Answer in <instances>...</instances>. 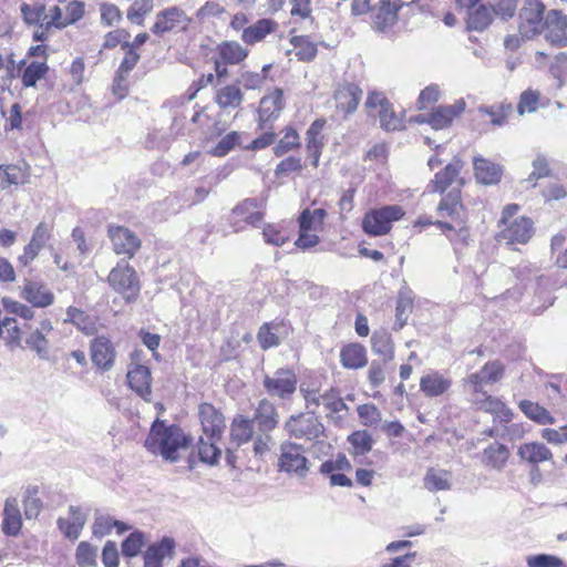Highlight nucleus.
I'll return each instance as SVG.
<instances>
[{
	"mask_svg": "<svg viewBox=\"0 0 567 567\" xmlns=\"http://www.w3.org/2000/svg\"><path fill=\"white\" fill-rule=\"evenodd\" d=\"M464 162L455 156L447 165L436 172L426 185L424 194L440 195L435 208L437 219L419 218L414 227L435 226L446 237L455 250L467 247L471 240L468 212L463 203L464 179L461 172Z\"/></svg>",
	"mask_w": 567,
	"mask_h": 567,
	"instance_id": "1",
	"label": "nucleus"
},
{
	"mask_svg": "<svg viewBox=\"0 0 567 567\" xmlns=\"http://www.w3.org/2000/svg\"><path fill=\"white\" fill-rule=\"evenodd\" d=\"M192 443V436L186 434L179 425L166 424L165 421L156 419L151 425L144 446L151 454L176 463Z\"/></svg>",
	"mask_w": 567,
	"mask_h": 567,
	"instance_id": "2",
	"label": "nucleus"
},
{
	"mask_svg": "<svg viewBox=\"0 0 567 567\" xmlns=\"http://www.w3.org/2000/svg\"><path fill=\"white\" fill-rule=\"evenodd\" d=\"M522 207L511 203L502 208L497 220L495 239L507 246L527 245L535 236V223L526 215H519Z\"/></svg>",
	"mask_w": 567,
	"mask_h": 567,
	"instance_id": "3",
	"label": "nucleus"
},
{
	"mask_svg": "<svg viewBox=\"0 0 567 567\" xmlns=\"http://www.w3.org/2000/svg\"><path fill=\"white\" fill-rule=\"evenodd\" d=\"M307 408L322 405L324 417L336 427H344L350 416V406L344 402L341 390L330 386L323 393L307 390L303 392Z\"/></svg>",
	"mask_w": 567,
	"mask_h": 567,
	"instance_id": "4",
	"label": "nucleus"
},
{
	"mask_svg": "<svg viewBox=\"0 0 567 567\" xmlns=\"http://www.w3.org/2000/svg\"><path fill=\"white\" fill-rule=\"evenodd\" d=\"M405 209L401 205H383L368 209L361 219L363 233L370 237L389 235L396 221L405 216Z\"/></svg>",
	"mask_w": 567,
	"mask_h": 567,
	"instance_id": "5",
	"label": "nucleus"
},
{
	"mask_svg": "<svg viewBox=\"0 0 567 567\" xmlns=\"http://www.w3.org/2000/svg\"><path fill=\"white\" fill-rule=\"evenodd\" d=\"M362 96L363 90L358 82L347 79L336 82L330 99L333 116L348 120L358 111Z\"/></svg>",
	"mask_w": 567,
	"mask_h": 567,
	"instance_id": "6",
	"label": "nucleus"
},
{
	"mask_svg": "<svg viewBox=\"0 0 567 567\" xmlns=\"http://www.w3.org/2000/svg\"><path fill=\"white\" fill-rule=\"evenodd\" d=\"M328 213L324 208H306L298 217L299 235L296 247L308 250L320 243L319 233L323 230Z\"/></svg>",
	"mask_w": 567,
	"mask_h": 567,
	"instance_id": "7",
	"label": "nucleus"
},
{
	"mask_svg": "<svg viewBox=\"0 0 567 567\" xmlns=\"http://www.w3.org/2000/svg\"><path fill=\"white\" fill-rule=\"evenodd\" d=\"M107 284L126 302L137 300L141 292V281L136 270L127 261H118L107 275Z\"/></svg>",
	"mask_w": 567,
	"mask_h": 567,
	"instance_id": "8",
	"label": "nucleus"
},
{
	"mask_svg": "<svg viewBox=\"0 0 567 567\" xmlns=\"http://www.w3.org/2000/svg\"><path fill=\"white\" fill-rule=\"evenodd\" d=\"M505 364L501 360H489L476 372L464 379V388L470 399L489 394L485 385L498 383L505 375Z\"/></svg>",
	"mask_w": 567,
	"mask_h": 567,
	"instance_id": "9",
	"label": "nucleus"
},
{
	"mask_svg": "<svg viewBox=\"0 0 567 567\" xmlns=\"http://www.w3.org/2000/svg\"><path fill=\"white\" fill-rule=\"evenodd\" d=\"M468 401L475 411L492 415L494 426L486 431L491 437L496 436L497 425L506 426L514 419L513 410L498 396L486 394Z\"/></svg>",
	"mask_w": 567,
	"mask_h": 567,
	"instance_id": "10",
	"label": "nucleus"
},
{
	"mask_svg": "<svg viewBox=\"0 0 567 567\" xmlns=\"http://www.w3.org/2000/svg\"><path fill=\"white\" fill-rule=\"evenodd\" d=\"M285 430L289 436L309 442H318L326 432L323 424L313 412L291 415L285 423Z\"/></svg>",
	"mask_w": 567,
	"mask_h": 567,
	"instance_id": "11",
	"label": "nucleus"
},
{
	"mask_svg": "<svg viewBox=\"0 0 567 567\" xmlns=\"http://www.w3.org/2000/svg\"><path fill=\"white\" fill-rule=\"evenodd\" d=\"M192 21L181 7H167L156 13L151 32L159 38L168 33L186 32Z\"/></svg>",
	"mask_w": 567,
	"mask_h": 567,
	"instance_id": "12",
	"label": "nucleus"
},
{
	"mask_svg": "<svg viewBox=\"0 0 567 567\" xmlns=\"http://www.w3.org/2000/svg\"><path fill=\"white\" fill-rule=\"evenodd\" d=\"M143 351L134 350L130 355V364L126 372V382L128 388L145 401L151 400L152 395V373L148 365L143 364Z\"/></svg>",
	"mask_w": 567,
	"mask_h": 567,
	"instance_id": "13",
	"label": "nucleus"
},
{
	"mask_svg": "<svg viewBox=\"0 0 567 567\" xmlns=\"http://www.w3.org/2000/svg\"><path fill=\"white\" fill-rule=\"evenodd\" d=\"M364 106L368 111H378L380 126L386 132H395L404 128L403 118L394 111L393 104L383 92L370 91L367 95Z\"/></svg>",
	"mask_w": 567,
	"mask_h": 567,
	"instance_id": "14",
	"label": "nucleus"
},
{
	"mask_svg": "<svg viewBox=\"0 0 567 567\" xmlns=\"http://www.w3.org/2000/svg\"><path fill=\"white\" fill-rule=\"evenodd\" d=\"M89 354L92 367L99 373L109 372L116 364V346L109 336H94L90 340Z\"/></svg>",
	"mask_w": 567,
	"mask_h": 567,
	"instance_id": "15",
	"label": "nucleus"
},
{
	"mask_svg": "<svg viewBox=\"0 0 567 567\" xmlns=\"http://www.w3.org/2000/svg\"><path fill=\"white\" fill-rule=\"evenodd\" d=\"M545 4L542 0H524L518 14V31L525 39H533L543 32Z\"/></svg>",
	"mask_w": 567,
	"mask_h": 567,
	"instance_id": "16",
	"label": "nucleus"
},
{
	"mask_svg": "<svg viewBox=\"0 0 567 567\" xmlns=\"http://www.w3.org/2000/svg\"><path fill=\"white\" fill-rule=\"evenodd\" d=\"M265 217L261 202L256 198H245L230 212L229 224L235 231H241L246 227H257Z\"/></svg>",
	"mask_w": 567,
	"mask_h": 567,
	"instance_id": "17",
	"label": "nucleus"
},
{
	"mask_svg": "<svg viewBox=\"0 0 567 567\" xmlns=\"http://www.w3.org/2000/svg\"><path fill=\"white\" fill-rule=\"evenodd\" d=\"M298 378L292 368H279L272 375H265L262 385L267 394L280 400H290L296 393Z\"/></svg>",
	"mask_w": 567,
	"mask_h": 567,
	"instance_id": "18",
	"label": "nucleus"
},
{
	"mask_svg": "<svg viewBox=\"0 0 567 567\" xmlns=\"http://www.w3.org/2000/svg\"><path fill=\"white\" fill-rule=\"evenodd\" d=\"M106 234L112 244V250L117 256L132 259L142 247L138 236L125 226L110 224Z\"/></svg>",
	"mask_w": 567,
	"mask_h": 567,
	"instance_id": "19",
	"label": "nucleus"
},
{
	"mask_svg": "<svg viewBox=\"0 0 567 567\" xmlns=\"http://www.w3.org/2000/svg\"><path fill=\"white\" fill-rule=\"evenodd\" d=\"M197 419L203 434L207 439L220 440L226 431V417L221 410L210 402L197 406Z\"/></svg>",
	"mask_w": 567,
	"mask_h": 567,
	"instance_id": "20",
	"label": "nucleus"
},
{
	"mask_svg": "<svg viewBox=\"0 0 567 567\" xmlns=\"http://www.w3.org/2000/svg\"><path fill=\"white\" fill-rule=\"evenodd\" d=\"M20 11L27 25L38 27L32 34V40L41 43L45 42L49 39L50 29L54 28V25L50 23V18H48V13L45 12V6L41 2L32 4L24 2L21 4Z\"/></svg>",
	"mask_w": 567,
	"mask_h": 567,
	"instance_id": "21",
	"label": "nucleus"
},
{
	"mask_svg": "<svg viewBox=\"0 0 567 567\" xmlns=\"http://www.w3.org/2000/svg\"><path fill=\"white\" fill-rule=\"evenodd\" d=\"M278 468L281 472L303 477L308 473L309 466L301 446L291 442L281 444Z\"/></svg>",
	"mask_w": 567,
	"mask_h": 567,
	"instance_id": "22",
	"label": "nucleus"
},
{
	"mask_svg": "<svg viewBox=\"0 0 567 567\" xmlns=\"http://www.w3.org/2000/svg\"><path fill=\"white\" fill-rule=\"evenodd\" d=\"M481 123L488 130H497L506 126L514 114V105L508 100L482 105L477 110Z\"/></svg>",
	"mask_w": 567,
	"mask_h": 567,
	"instance_id": "23",
	"label": "nucleus"
},
{
	"mask_svg": "<svg viewBox=\"0 0 567 567\" xmlns=\"http://www.w3.org/2000/svg\"><path fill=\"white\" fill-rule=\"evenodd\" d=\"M19 295L34 308H48L55 301L54 292L44 281L39 279H24Z\"/></svg>",
	"mask_w": 567,
	"mask_h": 567,
	"instance_id": "24",
	"label": "nucleus"
},
{
	"mask_svg": "<svg viewBox=\"0 0 567 567\" xmlns=\"http://www.w3.org/2000/svg\"><path fill=\"white\" fill-rule=\"evenodd\" d=\"M24 330L29 331L24 338V348L35 352L40 358H47L50 349L49 336L53 331V324L50 319L44 318L39 322L35 329L25 323Z\"/></svg>",
	"mask_w": 567,
	"mask_h": 567,
	"instance_id": "25",
	"label": "nucleus"
},
{
	"mask_svg": "<svg viewBox=\"0 0 567 567\" xmlns=\"http://www.w3.org/2000/svg\"><path fill=\"white\" fill-rule=\"evenodd\" d=\"M84 2L71 0L65 3L64 9L59 6L51 7L48 11V18H50V23H52L55 29H64L80 21L84 17Z\"/></svg>",
	"mask_w": 567,
	"mask_h": 567,
	"instance_id": "26",
	"label": "nucleus"
},
{
	"mask_svg": "<svg viewBox=\"0 0 567 567\" xmlns=\"http://www.w3.org/2000/svg\"><path fill=\"white\" fill-rule=\"evenodd\" d=\"M545 39L555 47L567 45V16L559 10H550L545 17L543 24Z\"/></svg>",
	"mask_w": 567,
	"mask_h": 567,
	"instance_id": "27",
	"label": "nucleus"
},
{
	"mask_svg": "<svg viewBox=\"0 0 567 567\" xmlns=\"http://www.w3.org/2000/svg\"><path fill=\"white\" fill-rule=\"evenodd\" d=\"M284 109V91L274 89L260 99L258 114V126L264 130L267 124L276 120Z\"/></svg>",
	"mask_w": 567,
	"mask_h": 567,
	"instance_id": "28",
	"label": "nucleus"
},
{
	"mask_svg": "<svg viewBox=\"0 0 567 567\" xmlns=\"http://www.w3.org/2000/svg\"><path fill=\"white\" fill-rule=\"evenodd\" d=\"M289 333V326L284 319H275L262 323L257 332V340L260 348L267 351L281 343V339Z\"/></svg>",
	"mask_w": 567,
	"mask_h": 567,
	"instance_id": "29",
	"label": "nucleus"
},
{
	"mask_svg": "<svg viewBox=\"0 0 567 567\" xmlns=\"http://www.w3.org/2000/svg\"><path fill=\"white\" fill-rule=\"evenodd\" d=\"M327 124L324 118L315 120L306 133V151L313 168L319 166V161L324 146V137L322 131Z\"/></svg>",
	"mask_w": 567,
	"mask_h": 567,
	"instance_id": "30",
	"label": "nucleus"
},
{
	"mask_svg": "<svg viewBox=\"0 0 567 567\" xmlns=\"http://www.w3.org/2000/svg\"><path fill=\"white\" fill-rule=\"evenodd\" d=\"M465 106L463 99L452 105H440L429 113L426 123L434 130L447 128L465 111Z\"/></svg>",
	"mask_w": 567,
	"mask_h": 567,
	"instance_id": "31",
	"label": "nucleus"
},
{
	"mask_svg": "<svg viewBox=\"0 0 567 567\" xmlns=\"http://www.w3.org/2000/svg\"><path fill=\"white\" fill-rule=\"evenodd\" d=\"M341 365L347 370H360L368 364L367 348L360 342H348L339 352Z\"/></svg>",
	"mask_w": 567,
	"mask_h": 567,
	"instance_id": "32",
	"label": "nucleus"
},
{
	"mask_svg": "<svg viewBox=\"0 0 567 567\" xmlns=\"http://www.w3.org/2000/svg\"><path fill=\"white\" fill-rule=\"evenodd\" d=\"M473 171L477 183L486 186L497 185L503 176L502 165L481 156L474 157Z\"/></svg>",
	"mask_w": 567,
	"mask_h": 567,
	"instance_id": "33",
	"label": "nucleus"
},
{
	"mask_svg": "<svg viewBox=\"0 0 567 567\" xmlns=\"http://www.w3.org/2000/svg\"><path fill=\"white\" fill-rule=\"evenodd\" d=\"M176 543L172 537H163L150 545L143 555L144 567H163L164 559L175 553Z\"/></svg>",
	"mask_w": 567,
	"mask_h": 567,
	"instance_id": "34",
	"label": "nucleus"
},
{
	"mask_svg": "<svg viewBox=\"0 0 567 567\" xmlns=\"http://www.w3.org/2000/svg\"><path fill=\"white\" fill-rule=\"evenodd\" d=\"M23 329L13 317H3L0 310V339L11 351L23 349Z\"/></svg>",
	"mask_w": 567,
	"mask_h": 567,
	"instance_id": "35",
	"label": "nucleus"
},
{
	"mask_svg": "<svg viewBox=\"0 0 567 567\" xmlns=\"http://www.w3.org/2000/svg\"><path fill=\"white\" fill-rule=\"evenodd\" d=\"M400 9L401 6L393 3L391 0H380L372 16L373 28L378 31H384L394 25Z\"/></svg>",
	"mask_w": 567,
	"mask_h": 567,
	"instance_id": "36",
	"label": "nucleus"
},
{
	"mask_svg": "<svg viewBox=\"0 0 567 567\" xmlns=\"http://www.w3.org/2000/svg\"><path fill=\"white\" fill-rule=\"evenodd\" d=\"M22 515L16 497L6 499L1 529L7 536H18L22 529Z\"/></svg>",
	"mask_w": 567,
	"mask_h": 567,
	"instance_id": "37",
	"label": "nucleus"
},
{
	"mask_svg": "<svg viewBox=\"0 0 567 567\" xmlns=\"http://www.w3.org/2000/svg\"><path fill=\"white\" fill-rule=\"evenodd\" d=\"M452 385V380L439 371H432L420 379V391L426 398H437L445 394Z\"/></svg>",
	"mask_w": 567,
	"mask_h": 567,
	"instance_id": "38",
	"label": "nucleus"
},
{
	"mask_svg": "<svg viewBox=\"0 0 567 567\" xmlns=\"http://www.w3.org/2000/svg\"><path fill=\"white\" fill-rule=\"evenodd\" d=\"M249 55V50L235 40L221 41L216 47V58L230 65L241 64Z\"/></svg>",
	"mask_w": 567,
	"mask_h": 567,
	"instance_id": "39",
	"label": "nucleus"
},
{
	"mask_svg": "<svg viewBox=\"0 0 567 567\" xmlns=\"http://www.w3.org/2000/svg\"><path fill=\"white\" fill-rule=\"evenodd\" d=\"M277 409L268 399L258 402L255 410L252 422H256L261 432H270L275 430L279 422Z\"/></svg>",
	"mask_w": 567,
	"mask_h": 567,
	"instance_id": "40",
	"label": "nucleus"
},
{
	"mask_svg": "<svg viewBox=\"0 0 567 567\" xmlns=\"http://www.w3.org/2000/svg\"><path fill=\"white\" fill-rule=\"evenodd\" d=\"M65 323H71L85 336H95L97 332V319L85 310L70 306L66 308Z\"/></svg>",
	"mask_w": 567,
	"mask_h": 567,
	"instance_id": "41",
	"label": "nucleus"
},
{
	"mask_svg": "<svg viewBox=\"0 0 567 567\" xmlns=\"http://www.w3.org/2000/svg\"><path fill=\"white\" fill-rule=\"evenodd\" d=\"M278 29V23L272 19H259L254 24L245 28L241 40L247 45H254L262 41L268 34Z\"/></svg>",
	"mask_w": 567,
	"mask_h": 567,
	"instance_id": "42",
	"label": "nucleus"
},
{
	"mask_svg": "<svg viewBox=\"0 0 567 567\" xmlns=\"http://www.w3.org/2000/svg\"><path fill=\"white\" fill-rule=\"evenodd\" d=\"M214 101L223 111L235 110L241 105L244 93L238 84L229 83L216 91Z\"/></svg>",
	"mask_w": 567,
	"mask_h": 567,
	"instance_id": "43",
	"label": "nucleus"
},
{
	"mask_svg": "<svg viewBox=\"0 0 567 567\" xmlns=\"http://www.w3.org/2000/svg\"><path fill=\"white\" fill-rule=\"evenodd\" d=\"M85 524V516L81 508L70 506L69 517H60L58 519V527L61 533L69 539H76Z\"/></svg>",
	"mask_w": 567,
	"mask_h": 567,
	"instance_id": "44",
	"label": "nucleus"
},
{
	"mask_svg": "<svg viewBox=\"0 0 567 567\" xmlns=\"http://www.w3.org/2000/svg\"><path fill=\"white\" fill-rule=\"evenodd\" d=\"M549 105V100L544 99L538 90L528 87L519 94L516 112L523 116L526 113H535L540 107Z\"/></svg>",
	"mask_w": 567,
	"mask_h": 567,
	"instance_id": "45",
	"label": "nucleus"
},
{
	"mask_svg": "<svg viewBox=\"0 0 567 567\" xmlns=\"http://www.w3.org/2000/svg\"><path fill=\"white\" fill-rule=\"evenodd\" d=\"M371 349L384 361L393 360L395 346L391 333L385 329L375 330L371 337Z\"/></svg>",
	"mask_w": 567,
	"mask_h": 567,
	"instance_id": "46",
	"label": "nucleus"
},
{
	"mask_svg": "<svg viewBox=\"0 0 567 567\" xmlns=\"http://www.w3.org/2000/svg\"><path fill=\"white\" fill-rule=\"evenodd\" d=\"M509 458V450L506 445L494 442L483 450L481 462L492 468L501 470Z\"/></svg>",
	"mask_w": 567,
	"mask_h": 567,
	"instance_id": "47",
	"label": "nucleus"
},
{
	"mask_svg": "<svg viewBox=\"0 0 567 567\" xmlns=\"http://www.w3.org/2000/svg\"><path fill=\"white\" fill-rule=\"evenodd\" d=\"M517 454L519 457L533 465L550 461L553 457L551 451L543 443L529 442L524 443L518 447Z\"/></svg>",
	"mask_w": 567,
	"mask_h": 567,
	"instance_id": "48",
	"label": "nucleus"
},
{
	"mask_svg": "<svg viewBox=\"0 0 567 567\" xmlns=\"http://www.w3.org/2000/svg\"><path fill=\"white\" fill-rule=\"evenodd\" d=\"M254 422L243 415H237L230 423V442L240 446L252 439Z\"/></svg>",
	"mask_w": 567,
	"mask_h": 567,
	"instance_id": "49",
	"label": "nucleus"
},
{
	"mask_svg": "<svg viewBox=\"0 0 567 567\" xmlns=\"http://www.w3.org/2000/svg\"><path fill=\"white\" fill-rule=\"evenodd\" d=\"M289 42L299 61L310 62L318 53L317 44L309 35H292Z\"/></svg>",
	"mask_w": 567,
	"mask_h": 567,
	"instance_id": "50",
	"label": "nucleus"
},
{
	"mask_svg": "<svg viewBox=\"0 0 567 567\" xmlns=\"http://www.w3.org/2000/svg\"><path fill=\"white\" fill-rule=\"evenodd\" d=\"M532 167L533 171L528 175L527 182H529L533 187L538 185L539 179L548 178L554 175L551 159L543 153L535 156L532 162Z\"/></svg>",
	"mask_w": 567,
	"mask_h": 567,
	"instance_id": "51",
	"label": "nucleus"
},
{
	"mask_svg": "<svg viewBox=\"0 0 567 567\" xmlns=\"http://www.w3.org/2000/svg\"><path fill=\"white\" fill-rule=\"evenodd\" d=\"M518 408L529 420L540 425L553 424L555 422L554 416L548 410L530 400H522L518 403Z\"/></svg>",
	"mask_w": 567,
	"mask_h": 567,
	"instance_id": "52",
	"label": "nucleus"
},
{
	"mask_svg": "<svg viewBox=\"0 0 567 567\" xmlns=\"http://www.w3.org/2000/svg\"><path fill=\"white\" fill-rule=\"evenodd\" d=\"M348 443L351 445L352 456H362L368 454L372 447L374 440L367 430H357L348 435Z\"/></svg>",
	"mask_w": 567,
	"mask_h": 567,
	"instance_id": "53",
	"label": "nucleus"
},
{
	"mask_svg": "<svg viewBox=\"0 0 567 567\" xmlns=\"http://www.w3.org/2000/svg\"><path fill=\"white\" fill-rule=\"evenodd\" d=\"M155 0H134L126 10V19L135 25L142 27L146 18L153 12Z\"/></svg>",
	"mask_w": 567,
	"mask_h": 567,
	"instance_id": "54",
	"label": "nucleus"
},
{
	"mask_svg": "<svg viewBox=\"0 0 567 567\" xmlns=\"http://www.w3.org/2000/svg\"><path fill=\"white\" fill-rule=\"evenodd\" d=\"M219 440L207 439L205 435L199 436L197 441V454L200 462L208 465H216L221 456L220 449L216 445Z\"/></svg>",
	"mask_w": 567,
	"mask_h": 567,
	"instance_id": "55",
	"label": "nucleus"
},
{
	"mask_svg": "<svg viewBox=\"0 0 567 567\" xmlns=\"http://www.w3.org/2000/svg\"><path fill=\"white\" fill-rule=\"evenodd\" d=\"M22 503L25 517L28 519L37 518L43 507V503L40 497V487L38 485H29L25 488Z\"/></svg>",
	"mask_w": 567,
	"mask_h": 567,
	"instance_id": "56",
	"label": "nucleus"
},
{
	"mask_svg": "<svg viewBox=\"0 0 567 567\" xmlns=\"http://www.w3.org/2000/svg\"><path fill=\"white\" fill-rule=\"evenodd\" d=\"M113 528H116L117 534H123L130 529L125 523L114 519L109 515L97 516L92 526L93 534L99 537L111 534Z\"/></svg>",
	"mask_w": 567,
	"mask_h": 567,
	"instance_id": "57",
	"label": "nucleus"
},
{
	"mask_svg": "<svg viewBox=\"0 0 567 567\" xmlns=\"http://www.w3.org/2000/svg\"><path fill=\"white\" fill-rule=\"evenodd\" d=\"M48 72L49 65L45 61H32L22 70L21 82L25 87L35 86Z\"/></svg>",
	"mask_w": 567,
	"mask_h": 567,
	"instance_id": "58",
	"label": "nucleus"
},
{
	"mask_svg": "<svg viewBox=\"0 0 567 567\" xmlns=\"http://www.w3.org/2000/svg\"><path fill=\"white\" fill-rule=\"evenodd\" d=\"M359 422L364 427L375 429L381 424L382 413L374 403H362L355 409Z\"/></svg>",
	"mask_w": 567,
	"mask_h": 567,
	"instance_id": "59",
	"label": "nucleus"
},
{
	"mask_svg": "<svg viewBox=\"0 0 567 567\" xmlns=\"http://www.w3.org/2000/svg\"><path fill=\"white\" fill-rule=\"evenodd\" d=\"M492 20L491 11L481 4L468 11L466 25L468 30L483 31L492 23Z\"/></svg>",
	"mask_w": 567,
	"mask_h": 567,
	"instance_id": "60",
	"label": "nucleus"
},
{
	"mask_svg": "<svg viewBox=\"0 0 567 567\" xmlns=\"http://www.w3.org/2000/svg\"><path fill=\"white\" fill-rule=\"evenodd\" d=\"M2 173L1 188H9L12 185H19L27 182L28 173L19 165H0V174Z\"/></svg>",
	"mask_w": 567,
	"mask_h": 567,
	"instance_id": "61",
	"label": "nucleus"
},
{
	"mask_svg": "<svg viewBox=\"0 0 567 567\" xmlns=\"http://www.w3.org/2000/svg\"><path fill=\"white\" fill-rule=\"evenodd\" d=\"M270 69L271 64H266L260 72L243 71L238 81L245 90H260L268 78Z\"/></svg>",
	"mask_w": 567,
	"mask_h": 567,
	"instance_id": "62",
	"label": "nucleus"
},
{
	"mask_svg": "<svg viewBox=\"0 0 567 567\" xmlns=\"http://www.w3.org/2000/svg\"><path fill=\"white\" fill-rule=\"evenodd\" d=\"M300 146V137L296 128L292 126H286L282 130V137L278 141L274 148L276 156H282L286 153L295 151Z\"/></svg>",
	"mask_w": 567,
	"mask_h": 567,
	"instance_id": "63",
	"label": "nucleus"
},
{
	"mask_svg": "<svg viewBox=\"0 0 567 567\" xmlns=\"http://www.w3.org/2000/svg\"><path fill=\"white\" fill-rule=\"evenodd\" d=\"M303 169L301 157L288 156L281 159L275 168V177L278 179L300 175Z\"/></svg>",
	"mask_w": 567,
	"mask_h": 567,
	"instance_id": "64",
	"label": "nucleus"
}]
</instances>
